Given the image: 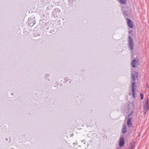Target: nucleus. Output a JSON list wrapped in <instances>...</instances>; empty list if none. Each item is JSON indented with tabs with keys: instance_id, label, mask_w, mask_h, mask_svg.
<instances>
[{
	"instance_id": "nucleus-1",
	"label": "nucleus",
	"mask_w": 149,
	"mask_h": 149,
	"mask_svg": "<svg viewBox=\"0 0 149 149\" xmlns=\"http://www.w3.org/2000/svg\"><path fill=\"white\" fill-rule=\"evenodd\" d=\"M128 45L131 51L133 50L134 47L133 40L130 36H128Z\"/></svg>"
},
{
	"instance_id": "nucleus-2",
	"label": "nucleus",
	"mask_w": 149,
	"mask_h": 149,
	"mask_svg": "<svg viewBox=\"0 0 149 149\" xmlns=\"http://www.w3.org/2000/svg\"><path fill=\"white\" fill-rule=\"evenodd\" d=\"M139 64V59L138 58L133 60L131 63V66L134 68H136Z\"/></svg>"
},
{
	"instance_id": "nucleus-3",
	"label": "nucleus",
	"mask_w": 149,
	"mask_h": 149,
	"mask_svg": "<svg viewBox=\"0 0 149 149\" xmlns=\"http://www.w3.org/2000/svg\"><path fill=\"white\" fill-rule=\"evenodd\" d=\"M148 99H147L145 104L144 107L143 108L144 114L145 115L149 109V105H148Z\"/></svg>"
},
{
	"instance_id": "nucleus-4",
	"label": "nucleus",
	"mask_w": 149,
	"mask_h": 149,
	"mask_svg": "<svg viewBox=\"0 0 149 149\" xmlns=\"http://www.w3.org/2000/svg\"><path fill=\"white\" fill-rule=\"evenodd\" d=\"M126 20L128 27L130 28H133V24L132 22L129 18H127L126 19Z\"/></svg>"
},
{
	"instance_id": "nucleus-5",
	"label": "nucleus",
	"mask_w": 149,
	"mask_h": 149,
	"mask_svg": "<svg viewBox=\"0 0 149 149\" xmlns=\"http://www.w3.org/2000/svg\"><path fill=\"white\" fill-rule=\"evenodd\" d=\"M125 141L124 138L121 137L119 141V145L120 147H122L124 145Z\"/></svg>"
},
{
	"instance_id": "nucleus-6",
	"label": "nucleus",
	"mask_w": 149,
	"mask_h": 149,
	"mask_svg": "<svg viewBox=\"0 0 149 149\" xmlns=\"http://www.w3.org/2000/svg\"><path fill=\"white\" fill-rule=\"evenodd\" d=\"M36 21L35 18H33L32 19L30 20L29 19L28 20V24L29 25L31 26H33L34 24L35 23Z\"/></svg>"
},
{
	"instance_id": "nucleus-7",
	"label": "nucleus",
	"mask_w": 149,
	"mask_h": 149,
	"mask_svg": "<svg viewBox=\"0 0 149 149\" xmlns=\"http://www.w3.org/2000/svg\"><path fill=\"white\" fill-rule=\"evenodd\" d=\"M134 74L132 73L131 74V79L133 81H135V76L136 77V75L137 74V72L134 71Z\"/></svg>"
},
{
	"instance_id": "nucleus-8",
	"label": "nucleus",
	"mask_w": 149,
	"mask_h": 149,
	"mask_svg": "<svg viewBox=\"0 0 149 149\" xmlns=\"http://www.w3.org/2000/svg\"><path fill=\"white\" fill-rule=\"evenodd\" d=\"M132 118H129L127 119V124L129 127H130L132 125Z\"/></svg>"
},
{
	"instance_id": "nucleus-9",
	"label": "nucleus",
	"mask_w": 149,
	"mask_h": 149,
	"mask_svg": "<svg viewBox=\"0 0 149 149\" xmlns=\"http://www.w3.org/2000/svg\"><path fill=\"white\" fill-rule=\"evenodd\" d=\"M135 142L134 141H132L129 145L128 149H132L134 146Z\"/></svg>"
},
{
	"instance_id": "nucleus-10",
	"label": "nucleus",
	"mask_w": 149,
	"mask_h": 149,
	"mask_svg": "<svg viewBox=\"0 0 149 149\" xmlns=\"http://www.w3.org/2000/svg\"><path fill=\"white\" fill-rule=\"evenodd\" d=\"M126 126L124 125H123L122 128V132L123 133H125L126 132Z\"/></svg>"
},
{
	"instance_id": "nucleus-11",
	"label": "nucleus",
	"mask_w": 149,
	"mask_h": 149,
	"mask_svg": "<svg viewBox=\"0 0 149 149\" xmlns=\"http://www.w3.org/2000/svg\"><path fill=\"white\" fill-rule=\"evenodd\" d=\"M132 95L133 97H135V89L134 88H132Z\"/></svg>"
},
{
	"instance_id": "nucleus-12",
	"label": "nucleus",
	"mask_w": 149,
	"mask_h": 149,
	"mask_svg": "<svg viewBox=\"0 0 149 149\" xmlns=\"http://www.w3.org/2000/svg\"><path fill=\"white\" fill-rule=\"evenodd\" d=\"M119 1L120 2L123 4H125L126 2V0H119Z\"/></svg>"
},
{
	"instance_id": "nucleus-13",
	"label": "nucleus",
	"mask_w": 149,
	"mask_h": 149,
	"mask_svg": "<svg viewBox=\"0 0 149 149\" xmlns=\"http://www.w3.org/2000/svg\"><path fill=\"white\" fill-rule=\"evenodd\" d=\"M123 13L124 14V16H128V15L127 12H126L125 11H124L123 12Z\"/></svg>"
},
{
	"instance_id": "nucleus-14",
	"label": "nucleus",
	"mask_w": 149,
	"mask_h": 149,
	"mask_svg": "<svg viewBox=\"0 0 149 149\" xmlns=\"http://www.w3.org/2000/svg\"><path fill=\"white\" fill-rule=\"evenodd\" d=\"M136 85V83L135 82H133L132 83V88H134V87Z\"/></svg>"
},
{
	"instance_id": "nucleus-15",
	"label": "nucleus",
	"mask_w": 149,
	"mask_h": 149,
	"mask_svg": "<svg viewBox=\"0 0 149 149\" xmlns=\"http://www.w3.org/2000/svg\"><path fill=\"white\" fill-rule=\"evenodd\" d=\"M140 96L141 97V100H142L143 98V94L141 93L140 94Z\"/></svg>"
},
{
	"instance_id": "nucleus-16",
	"label": "nucleus",
	"mask_w": 149,
	"mask_h": 149,
	"mask_svg": "<svg viewBox=\"0 0 149 149\" xmlns=\"http://www.w3.org/2000/svg\"><path fill=\"white\" fill-rule=\"evenodd\" d=\"M132 32V31H129V33H130Z\"/></svg>"
},
{
	"instance_id": "nucleus-17",
	"label": "nucleus",
	"mask_w": 149,
	"mask_h": 149,
	"mask_svg": "<svg viewBox=\"0 0 149 149\" xmlns=\"http://www.w3.org/2000/svg\"><path fill=\"white\" fill-rule=\"evenodd\" d=\"M73 0H69V1L70 2L71 1H73Z\"/></svg>"
},
{
	"instance_id": "nucleus-18",
	"label": "nucleus",
	"mask_w": 149,
	"mask_h": 149,
	"mask_svg": "<svg viewBox=\"0 0 149 149\" xmlns=\"http://www.w3.org/2000/svg\"><path fill=\"white\" fill-rule=\"evenodd\" d=\"M129 9V8H126V9Z\"/></svg>"
},
{
	"instance_id": "nucleus-19",
	"label": "nucleus",
	"mask_w": 149,
	"mask_h": 149,
	"mask_svg": "<svg viewBox=\"0 0 149 149\" xmlns=\"http://www.w3.org/2000/svg\"><path fill=\"white\" fill-rule=\"evenodd\" d=\"M117 149H120V148H118Z\"/></svg>"
},
{
	"instance_id": "nucleus-20",
	"label": "nucleus",
	"mask_w": 149,
	"mask_h": 149,
	"mask_svg": "<svg viewBox=\"0 0 149 149\" xmlns=\"http://www.w3.org/2000/svg\"><path fill=\"white\" fill-rule=\"evenodd\" d=\"M148 88H149V86H148Z\"/></svg>"
}]
</instances>
